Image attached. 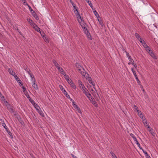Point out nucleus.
I'll return each instance as SVG.
<instances>
[{"mask_svg": "<svg viewBox=\"0 0 158 158\" xmlns=\"http://www.w3.org/2000/svg\"><path fill=\"white\" fill-rule=\"evenodd\" d=\"M73 8H74L75 13L76 15L77 19L78 21H81V19L82 18L81 16L79 13H78L77 10V9L75 5L73 6Z\"/></svg>", "mask_w": 158, "mask_h": 158, "instance_id": "f257e3e1", "label": "nucleus"}, {"mask_svg": "<svg viewBox=\"0 0 158 158\" xmlns=\"http://www.w3.org/2000/svg\"><path fill=\"white\" fill-rule=\"evenodd\" d=\"M78 22L83 29L84 32L88 31L87 28L85 27V23L84 22L83 18L81 19V21Z\"/></svg>", "mask_w": 158, "mask_h": 158, "instance_id": "f03ea898", "label": "nucleus"}, {"mask_svg": "<svg viewBox=\"0 0 158 158\" xmlns=\"http://www.w3.org/2000/svg\"><path fill=\"white\" fill-rule=\"evenodd\" d=\"M78 72L80 73L83 76L85 77L86 74L87 75V74L85 72L84 69L82 68L81 69H78Z\"/></svg>", "mask_w": 158, "mask_h": 158, "instance_id": "7ed1b4c3", "label": "nucleus"}, {"mask_svg": "<svg viewBox=\"0 0 158 158\" xmlns=\"http://www.w3.org/2000/svg\"><path fill=\"white\" fill-rule=\"evenodd\" d=\"M147 52L149 53L150 55L154 59H157L156 56L154 53L150 49V51H148Z\"/></svg>", "mask_w": 158, "mask_h": 158, "instance_id": "20e7f679", "label": "nucleus"}, {"mask_svg": "<svg viewBox=\"0 0 158 158\" xmlns=\"http://www.w3.org/2000/svg\"><path fill=\"white\" fill-rule=\"evenodd\" d=\"M24 93L25 95L29 99V100L30 102H31L32 103L33 102L34 103H35L34 101L33 100H31V98L29 95L27 93V91H26V92H25Z\"/></svg>", "mask_w": 158, "mask_h": 158, "instance_id": "39448f33", "label": "nucleus"}, {"mask_svg": "<svg viewBox=\"0 0 158 158\" xmlns=\"http://www.w3.org/2000/svg\"><path fill=\"white\" fill-rule=\"evenodd\" d=\"M36 81L35 79H34V81L32 82V86L36 89H38V86L37 84H35Z\"/></svg>", "mask_w": 158, "mask_h": 158, "instance_id": "423d86ee", "label": "nucleus"}, {"mask_svg": "<svg viewBox=\"0 0 158 158\" xmlns=\"http://www.w3.org/2000/svg\"><path fill=\"white\" fill-rule=\"evenodd\" d=\"M142 45L146 49V50L147 52L148 51H150V48L147 45L146 43L145 42Z\"/></svg>", "mask_w": 158, "mask_h": 158, "instance_id": "0eeeda50", "label": "nucleus"}, {"mask_svg": "<svg viewBox=\"0 0 158 158\" xmlns=\"http://www.w3.org/2000/svg\"><path fill=\"white\" fill-rule=\"evenodd\" d=\"M78 84L80 88L82 89L85 88V86L84 85L82 84V82L80 80H78Z\"/></svg>", "mask_w": 158, "mask_h": 158, "instance_id": "6e6552de", "label": "nucleus"}, {"mask_svg": "<svg viewBox=\"0 0 158 158\" xmlns=\"http://www.w3.org/2000/svg\"><path fill=\"white\" fill-rule=\"evenodd\" d=\"M31 13L32 16L35 18L36 20H38L39 19V18L38 16L37 15L36 13L34 11L32 12Z\"/></svg>", "mask_w": 158, "mask_h": 158, "instance_id": "1a4fd4ad", "label": "nucleus"}, {"mask_svg": "<svg viewBox=\"0 0 158 158\" xmlns=\"http://www.w3.org/2000/svg\"><path fill=\"white\" fill-rule=\"evenodd\" d=\"M85 33L86 35L88 40H91L92 38L91 37V36L90 35V34L89 32V31H87L86 32H85Z\"/></svg>", "mask_w": 158, "mask_h": 158, "instance_id": "9d476101", "label": "nucleus"}, {"mask_svg": "<svg viewBox=\"0 0 158 158\" xmlns=\"http://www.w3.org/2000/svg\"><path fill=\"white\" fill-rule=\"evenodd\" d=\"M86 96H87L88 98L89 99V100L91 101V99H92V96H91L90 94L88 92L86 93H85V94Z\"/></svg>", "mask_w": 158, "mask_h": 158, "instance_id": "9b49d317", "label": "nucleus"}, {"mask_svg": "<svg viewBox=\"0 0 158 158\" xmlns=\"http://www.w3.org/2000/svg\"><path fill=\"white\" fill-rule=\"evenodd\" d=\"M52 62L56 68L60 66L59 64L56 62L55 60L53 59L52 60Z\"/></svg>", "mask_w": 158, "mask_h": 158, "instance_id": "f8f14e48", "label": "nucleus"}, {"mask_svg": "<svg viewBox=\"0 0 158 158\" xmlns=\"http://www.w3.org/2000/svg\"><path fill=\"white\" fill-rule=\"evenodd\" d=\"M93 12H94V14L95 15V16L97 18L98 21H99V19L98 18L99 17V15H98V12L95 10H94Z\"/></svg>", "mask_w": 158, "mask_h": 158, "instance_id": "ddd939ff", "label": "nucleus"}, {"mask_svg": "<svg viewBox=\"0 0 158 158\" xmlns=\"http://www.w3.org/2000/svg\"><path fill=\"white\" fill-rule=\"evenodd\" d=\"M88 81H89V83L91 84L93 86H94V82L91 80V78L90 77H89L88 78Z\"/></svg>", "mask_w": 158, "mask_h": 158, "instance_id": "4468645a", "label": "nucleus"}, {"mask_svg": "<svg viewBox=\"0 0 158 158\" xmlns=\"http://www.w3.org/2000/svg\"><path fill=\"white\" fill-rule=\"evenodd\" d=\"M74 108L75 109H76L77 110H78V112L80 113H81V111L80 110V108L79 107H78L77 105H76L75 106H74Z\"/></svg>", "mask_w": 158, "mask_h": 158, "instance_id": "2eb2a0df", "label": "nucleus"}, {"mask_svg": "<svg viewBox=\"0 0 158 158\" xmlns=\"http://www.w3.org/2000/svg\"><path fill=\"white\" fill-rule=\"evenodd\" d=\"M82 91L83 93L85 94V93H87L88 92V89L85 87L84 88H83L82 89Z\"/></svg>", "mask_w": 158, "mask_h": 158, "instance_id": "dca6fc26", "label": "nucleus"}, {"mask_svg": "<svg viewBox=\"0 0 158 158\" xmlns=\"http://www.w3.org/2000/svg\"><path fill=\"white\" fill-rule=\"evenodd\" d=\"M110 154H111L112 158H118L114 153L112 152H110Z\"/></svg>", "mask_w": 158, "mask_h": 158, "instance_id": "f3484780", "label": "nucleus"}, {"mask_svg": "<svg viewBox=\"0 0 158 158\" xmlns=\"http://www.w3.org/2000/svg\"><path fill=\"white\" fill-rule=\"evenodd\" d=\"M35 30L37 31V32H40V28L38 27V26H37L35 28H34Z\"/></svg>", "mask_w": 158, "mask_h": 158, "instance_id": "a211bd4d", "label": "nucleus"}, {"mask_svg": "<svg viewBox=\"0 0 158 158\" xmlns=\"http://www.w3.org/2000/svg\"><path fill=\"white\" fill-rule=\"evenodd\" d=\"M2 126L3 127L6 129V131H7L8 129H9L8 128L6 127L5 123H2Z\"/></svg>", "mask_w": 158, "mask_h": 158, "instance_id": "6ab92c4d", "label": "nucleus"}, {"mask_svg": "<svg viewBox=\"0 0 158 158\" xmlns=\"http://www.w3.org/2000/svg\"><path fill=\"white\" fill-rule=\"evenodd\" d=\"M64 76V78L67 81H69V77L68 75H67L65 73H64V75H63Z\"/></svg>", "mask_w": 158, "mask_h": 158, "instance_id": "aec40b11", "label": "nucleus"}, {"mask_svg": "<svg viewBox=\"0 0 158 158\" xmlns=\"http://www.w3.org/2000/svg\"><path fill=\"white\" fill-rule=\"evenodd\" d=\"M126 52L127 56L128 58L129 61H131V60H132V59L131 58V56L130 55H129V53L127 52Z\"/></svg>", "mask_w": 158, "mask_h": 158, "instance_id": "412c9836", "label": "nucleus"}, {"mask_svg": "<svg viewBox=\"0 0 158 158\" xmlns=\"http://www.w3.org/2000/svg\"><path fill=\"white\" fill-rule=\"evenodd\" d=\"M99 24L101 26L102 28L105 27V25L101 20H99Z\"/></svg>", "mask_w": 158, "mask_h": 158, "instance_id": "4be33fe9", "label": "nucleus"}, {"mask_svg": "<svg viewBox=\"0 0 158 158\" xmlns=\"http://www.w3.org/2000/svg\"><path fill=\"white\" fill-rule=\"evenodd\" d=\"M8 133V135L11 137V138H13V135H12V134L11 132L9 130V129L7 130V131H6Z\"/></svg>", "mask_w": 158, "mask_h": 158, "instance_id": "5701e85b", "label": "nucleus"}, {"mask_svg": "<svg viewBox=\"0 0 158 158\" xmlns=\"http://www.w3.org/2000/svg\"><path fill=\"white\" fill-rule=\"evenodd\" d=\"M59 71L62 74L64 75V73H65V72L62 68H61L60 70Z\"/></svg>", "mask_w": 158, "mask_h": 158, "instance_id": "b1692460", "label": "nucleus"}, {"mask_svg": "<svg viewBox=\"0 0 158 158\" xmlns=\"http://www.w3.org/2000/svg\"><path fill=\"white\" fill-rule=\"evenodd\" d=\"M128 64L130 65L131 64H132L133 66L135 67V69L137 68V66L136 64H134L133 62H132V63H128Z\"/></svg>", "mask_w": 158, "mask_h": 158, "instance_id": "393cba45", "label": "nucleus"}, {"mask_svg": "<svg viewBox=\"0 0 158 158\" xmlns=\"http://www.w3.org/2000/svg\"><path fill=\"white\" fill-rule=\"evenodd\" d=\"M34 106L35 108L37 110H38L40 108L39 106L36 104H35L34 105Z\"/></svg>", "mask_w": 158, "mask_h": 158, "instance_id": "a878e982", "label": "nucleus"}, {"mask_svg": "<svg viewBox=\"0 0 158 158\" xmlns=\"http://www.w3.org/2000/svg\"><path fill=\"white\" fill-rule=\"evenodd\" d=\"M87 2L89 4V5L90 6V7L93 9V6H92V4L91 2V1H88V2Z\"/></svg>", "mask_w": 158, "mask_h": 158, "instance_id": "bb28decb", "label": "nucleus"}, {"mask_svg": "<svg viewBox=\"0 0 158 158\" xmlns=\"http://www.w3.org/2000/svg\"><path fill=\"white\" fill-rule=\"evenodd\" d=\"M39 32L40 33L42 37L43 38H44V37L45 36L44 32L43 31H42V32L40 31V32Z\"/></svg>", "mask_w": 158, "mask_h": 158, "instance_id": "cd10ccee", "label": "nucleus"}, {"mask_svg": "<svg viewBox=\"0 0 158 158\" xmlns=\"http://www.w3.org/2000/svg\"><path fill=\"white\" fill-rule=\"evenodd\" d=\"M31 26L33 27L34 29L35 27L37 26L35 23L34 22L31 24Z\"/></svg>", "mask_w": 158, "mask_h": 158, "instance_id": "c85d7f7f", "label": "nucleus"}, {"mask_svg": "<svg viewBox=\"0 0 158 158\" xmlns=\"http://www.w3.org/2000/svg\"><path fill=\"white\" fill-rule=\"evenodd\" d=\"M93 105L95 107H98V105L97 103L95 101H94L93 102Z\"/></svg>", "mask_w": 158, "mask_h": 158, "instance_id": "c756f323", "label": "nucleus"}, {"mask_svg": "<svg viewBox=\"0 0 158 158\" xmlns=\"http://www.w3.org/2000/svg\"><path fill=\"white\" fill-rule=\"evenodd\" d=\"M46 43L49 42L48 39L46 37H44V38H43Z\"/></svg>", "mask_w": 158, "mask_h": 158, "instance_id": "7c9ffc66", "label": "nucleus"}, {"mask_svg": "<svg viewBox=\"0 0 158 158\" xmlns=\"http://www.w3.org/2000/svg\"><path fill=\"white\" fill-rule=\"evenodd\" d=\"M135 35L137 39H138L139 38L141 37L139 35V34L138 33H136L135 34Z\"/></svg>", "mask_w": 158, "mask_h": 158, "instance_id": "2f4dec72", "label": "nucleus"}, {"mask_svg": "<svg viewBox=\"0 0 158 158\" xmlns=\"http://www.w3.org/2000/svg\"><path fill=\"white\" fill-rule=\"evenodd\" d=\"M30 77H31V81L32 82L33 81L34 79H35L34 76H33V75L32 74H30Z\"/></svg>", "mask_w": 158, "mask_h": 158, "instance_id": "473e14b6", "label": "nucleus"}, {"mask_svg": "<svg viewBox=\"0 0 158 158\" xmlns=\"http://www.w3.org/2000/svg\"><path fill=\"white\" fill-rule=\"evenodd\" d=\"M27 20L28 21V22L30 23L31 25V23H34L32 20L31 19H28Z\"/></svg>", "mask_w": 158, "mask_h": 158, "instance_id": "72a5a7b5", "label": "nucleus"}, {"mask_svg": "<svg viewBox=\"0 0 158 158\" xmlns=\"http://www.w3.org/2000/svg\"><path fill=\"white\" fill-rule=\"evenodd\" d=\"M130 135L133 138L134 140H135L136 139L134 135L132 133L130 134Z\"/></svg>", "mask_w": 158, "mask_h": 158, "instance_id": "f704fd0d", "label": "nucleus"}, {"mask_svg": "<svg viewBox=\"0 0 158 158\" xmlns=\"http://www.w3.org/2000/svg\"><path fill=\"white\" fill-rule=\"evenodd\" d=\"M137 112H138V114L139 116H140L142 115V113L141 111L139 110H137Z\"/></svg>", "mask_w": 158, "mask_h": 158, "instance_id": "c9c22d12", "label": "nucleus"}, {"mask_svg": "<svg viewBox=\"0 0 158 158\" xmlns=\"http://www.w3.org/2000/svg\"><path fill=\"white\" fill-rule=\"evenodd\" d=\"M143 124H144V125L146 127H147V125H145V123H146V124H147V121L145 120V119H143Z\"/></svg>", "mask_w": 158, "mask_h": 158, "instance_id": "e433bc0d", "label": "nucleus"}, {"mask_svg": "<svg viewBox=\"0 0 158 158\" xmlns=\"http://www.w3.org/2000/svg\"><path fill=\"white\" fill-rule=\"evenodd\" d=\"M8 109L10 111H13V109L10 107V106H7V107Z\"/></svg>", "mask_w": 158, "mask_h": 158, "instance_id": "4c0bfd02", "label": "nucleus"}, {"mask_svg": "<svg viewBox=\"0 0 158 158\" xmlns=\"http://www.w3.org/2000/svg\"><path fill=\"white\" fill-rule=\"evenodd\" d=\"M15 79L18 83L20 82L21 80L18 77Z\"/></svg>", "mask_w": 158, "mask_h": 158, "instance_id": "58836bf2", "label": "nucleus"}, {"mask_svg": "<svg viewBox=\"0 0 158 158\" xmlns=\"http://www.w3.org/2000/svg\"><path fill=\"white\" fill-rule=\"evenodd\" d=\"M8 72L10 74H11V73H12L13 72V71L11 69H9Z\"/></svg>", "mask_w": 158, "mask_h": 158, "instance_id": "ea45409f", "label": "nucleus"}, {"mask_svg": "<svg viewBox=\"0 0 158 158\" xmlns=\"http://www.w3.org/2000/svg\"><path fill=\"white\" fill-rule=\"evenodd\" d=\"M22 89H23V91L24 93L26 92V91H27L26 90V89L24 86H23L22 87Z\"/></svg>", "mask_w": 158, "mask_h": 158, "instance_id": "a19ab883", "label": "nucleus"}, {"mask_svg": "<svg viewBox=\"0 0 158 158\" xmlns=\"http://www.w3.org/2000/svg\"><path fill=\"white\" fill-rule=\"evenodd\" d=\"M134 108L135 110L136 111H137L138 110V108L137 107V106L135 105H134Z\"/></svg>", "mask_w": 158, "mask_h": 158, "instance_id": "79ce46f5", "label": "nucleus"}, {"mask_svg": "<svg viewBox=\"0 0 158 158\" xmlns=\"http://www.w3.org/2000/svg\"><path fill=\"white\" fill-rule=\"evenodd\" d=\"M135 78L137 81V83L138 84L140 82V81L139 80V79L138 77H135Z\"/></svg>", "mask_w": 158, "mask_h": 158, "instance_id": "37998d69", "label": "nucleus"}, {"mask_svg": "<svg viewBox=\"0 0 158 158\" xmlns=\"http://www.w3.org/2000/svg\"><path fill=\"white\" fill-rule=\"evenodd\" d=\"M28 7H29V9L30 11H31V13L33 11H34V10L32 9L31 7L30 6H29V5H28Z\"/></svg>", "mask_w": 158, "mask_h": 158, "instance_id": "c03bdc74", "label": "nucleus"}, {"mask_svg": "<svg viewBox=\"0 0 158 158\" xmlns=\"http://www.w3.org/2000/svg\"><path fill=\"white\" fill-rule=\"evenodd\" d=\"M62 92H64V94L65 95H67V93L64 89V90Z\"/></svg>", "mask_w": 158, "mask_h": 158, "instance_id": "a18cd8bd", "label": "nucleus"}, {"mask_svg": "<svg viewBox=\"0 0 158 158\" xmlns=\"http://www.w3.org/2000/svg\"><path fill=\"white\" fill-rule=\"evenodd\" d=\"M59 86L61 90L63 91L64 90V89L63 86L61 85H60Z\"/></svg>", "mask_w": 158, "mask_h": 158, "instance_id": "49530a36", "label": "nucleus"}, {"mask_svg": "<svg viewBox=\"0 0 158 158\" xmlns=\"http://www.w3.org/2000/svg\"><path fill=\"white\" fill-rule=\"evenodd\" d=\"M38 112L39 113V114H40L41 115L43 116L42 115V112L41 111H40L39 110H37Z\"/></svg>", "mask_w": 158, "mask_h": 158, "instance_id": "de8ad7c7", "label": "nucleus"}, {"mask_svg": "<svg viewBox=\"0 0 158 158\" xmlns=\"http://www.w3.org/2000/svg\"><path fill=\"white\" fill-rule=\"evenodd\" d=\"M5 103L7 107V106H9V104L8 103V102L7 101H5Z\"/></svg>", "mask_w": 158, "mask_h": 158, "instance_id": "09e8293b", "label": "nucleus"}, {"mask_svg": "<svg viewBox=\"0 0 158 158\" xmlns=\"http://www.w3.org/2000/svg\"><path fill=\"white\" fill-rule=\"evenodd\" d=\"M133 73L134 75L135 78L137 77V76L136 74L135 71H133Z\"/></svg>", "mask_w": 158, "mask_h": 158, "instance_id": "8fccbe9b", "label": "nucleus"}, {"mask_svg": "<svg viewBox=\"0 0 158 158\" xmlns=\"http://www.w3.org/2000/svg\"><path fill=\"white\" fill-rule=\"evenodd\" d=\"M72 102V105L73 107L76 105V102L74 101H73V102Z\"/></svg>", "mask_w": 158, "mask_h": 158, "instance_id": "3c124183", "label": "nucleus"}, {"mask_svg": "<svg viewBox=\"0 0 158 158\" xmlns=\"http://www.w3.org/2000/svg\"><path fill=\"white\" fill-rule=\"evenodd\" d=\"M67 81L68 82V83L70 84L71 83L73 82L70 79H69V81Z\"/></svg>", "mask_w": 158, "mask_h": 158, "instance_id": "603ef678", "label": "nucleus"}, {"mask_svg": "<svg viewBox=\"0 0 158 158\" xmlns=\"http://www.w3.org/2000/svg\"><path fill=\"white\" fill-rule=\"evenodd\" d=\"M71 156L73 158H77L76 156H74L73 154H71Z\"/></svg>", "mask_w": 158, "mask_h": 158, "instance_id": "864d4df0", "label": "nucleus"}, {"mask_svg": "<svg viewBox=\"0 0 158 158\" xmlns=\"http://www.w3.org/2000/svg\"><path fill=\"white\" fill-rule=\"evenodd\" d=\"M69 1L70 3L72 4V6H73V5H75L73 2L72 1V0H69Z\"/></svg>", "mask_w": 158, "mask_h": 158, "instance_id": "5fc2aeb1", "label": "nucleus"}, {"mask_svg": "<svg viewBox=\"0 0 158 158\" xmlns=\"http://www.w3.org/2000/svg\"><path fill=\"white\" fill-rule=\"evenodd\" d=\"M134 141L135 142V143L136 144H138L139 143L138 141H137V139H135V140H134Z\"/></svg>", "mask_w": 158, "mask_h": 158, "instance_id": "6e6d98bb", "label": "nucleus"}, {"mask_svg": "<svg viewBox=\"0 0 158 158\" xmlns=\"http://www.w3.org/2000/svg\"><path fill=\"white\" fill-rule=\"evenodd\" d=\"M140 42L141 43L142 45L145 42L143 40H141Z\"/></svg>", "mask_w": 158, "mask_h": 158, "instance_id": "4d7b16f0", "label": "nucleus"}, {"mask_svg": "<svg viewBox=\"0 0 158 158\" xmlns=\"http://www.w3.org/2000/svg\"><path fill=\"white\" fill-rule=\"evenodd\" d=\"M70 85L73 87V86L75 84L73 82H72V83H71Z\"/></svg>", "mask_w": 158, "mask_h": 158, "instance_id": "13d9d810", "label": "nucleus"}, {"mask_svg": "<svg viewBox=\"0 0 158 158\" xmlns=\"http://www.w3.org/2000/svg\"><path fill=\"white\" fill-rule=\"evenodd\" d=\"M27 72L28 73V74L30 75V74H31V73H30V70L29 69H27Z\"/></svg>", "mask_w": 158, "mask_h": 158, "instance_id": "bf43d9fd", "label": "nucleus"}, {"mask_svg": "<svg viewBox=\"0 0 158 158\" xmlns=\"http://www.w3.org/2000/svg\"><path fill=\"white\" fill-rule=\"evenodd\" d=\"M137 145L139 147V148L140 149H142V148L140 147V144L139 143L138 144H137Z\"/></svg>", "mask_w": 158, "mask_h": 158, "instance_id": "052dcab7", "label": "nucleus"}, {"mask_svg": "<svg viewBox=\"0 0 158 158\" xmlns=\"http://www.w3.org/2000/svg\"><path fill=\"white\" fill-rule=\"evenodd\" d=\"M143 152L145 154V155L146 156V155H148V153H147V152H146L144 151H143Z\"/></svg>", "mask_w": 158, "mask_h": 158, "instance_id": "680f3d73", "label": "nucleus"}, {"mask_svg": "<svg viewBox=\"0 0 158 158\" xmlns=\"http://www.w3.org/2000/svg\"><path fill=\"white\" fill-rule=\"evenodd\" d=\"M138 40L140 42L141 40H143L142 38L141 37H140L138 39Z\"/></svg>", "mask_w": 158, "mask_h": 158, "instance_id": "e2e57ef3", "label": "nucleus"}, {"mask_svg": "<svg viewBox=\"0 0 158 158\" xmlns=\"http://www.w3.org/2000/svg\"><path fill=\"white\" fill-rule=\"evenodd\" d=\"M56 68H57V69L59 71L60 70L61 68L60 67V66H58V67H57Z\"/></svg>", "mask_w": 158, "mask_h": 158, "instance_id": "0e129e2a", "label": "nucleus"}, {"mask_svg": "<svg viewBox=\"0 0 158 158\" xmlns=\"http://www.w3.org/2000/svg\"><path fill=\"white\" fill-rule=\"evenodd\" d=\"M146 156V158H151V157L148 155V154Z\"/></svg>", "mask_w": 158, "mask_h": 158, "instance_id": "69168bd1", "label": "nucleus"}, {"mask_svg": "<svg viewBox=\"0 0 158 158\" xmlns=\"http://www.w3.org/2000/svg\"><path fill=\"white\" fill-rule=\"evenodd\" d=\"M73 88L75 89H76V86L75 85H74L73 87Z\"/></svg>", "mask_w": 158, "mask_h": 158, "instance_id": "338daca9", "label": "nucleus"}, {"mask_svg": "<svg viewBox=\"0 0 158 158\" xmlns=\"http://www.w3.org/2000/svg\"><path fill=\"white\" fill-rule=\"evenodd\" d=\"M65 96H66V97L68 98H70L69 95H68V94H67V95Z\"/></svg>", "mask_w": 158, "mask_h": 158, "instance_id": "774afa93", "label": "nucleus"}]
</instances>
